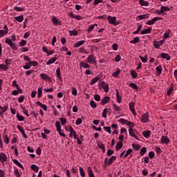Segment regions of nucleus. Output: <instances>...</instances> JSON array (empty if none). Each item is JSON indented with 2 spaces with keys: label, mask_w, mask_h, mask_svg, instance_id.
Returning a JSON list of instances; mask_svg holds the SVG:
<instances>
[{
  "label": "nucleus",
  "mask_w": 177,
  "mask_h": 177,
  "mask_svg": "<svg viewBox=\"0 0 177 177\" xmlns=\"http://www.w3.org/2000/svg\"><path fill=\"white\" fill-rule=\"evenodd\" d=\"M140 40V38H139V37H136L133 38V40L130 41V44H138V42H139V41Z\"/></svg>",
  "instance_id": "obj_35"
},
{
  "label": "nucleus",
  "mask_w": 177,
  "mask_h": 177,
  "mask_svg": "<svg viewBox=\"0 0 177 177\" xmlns=\"http://www.w3.org/2000/svg\"><path fill=\"white\" fill-rule=\"evenodd\" d=\"M112 106L115 111H121V108L117 106L115 104H113Z\"/></svg>",
  "instance_id": "obj_41"
},
{
  "label": "nucleus",
  "mask_w": 177,
  "mask_h": 177,
  "mask_svg": "<svg viewBox=\"0 0 177 177\" xmlns=\"http://www.w3.org/2000/svg\"><path fill=\"white\" fill-rule=\"evenodd\" d=\"M129 110L131 111L133 115H136V111H135V102H130L129 104Z\"/></svg>",
  "instance_id": "obj_7"
},
{
  "label": "nucleus",
  "mask_w": 177,
  "mask_h": 177,
  "mask_svg": "<svg viewBox=\"0 0 177 177\" xmlns=\"http://www.w3.org/2000/svg\"><path fill=\"white\" fill-rule=\"evenodd\" d=\"M107 113H109V109L107 108L104 109L102 117L106 118L107 117Z\"/></svg>",
  "instance_id": "obj_36"
},
{
  "label": "nucleus",
  "mask_w": 177,
  "mask_h": 177,
  "mask_svg": "<svg viewBox=\"0 0 177 177\" xmlns=\"http://www.w3.org/2000/svg\"><path fill=\"white\" fill-rule=\"evenodd\" d=\"M146 150H147L146 147H142L140 151V156H145V154L146 153Z\"/></svg>",
  "instance_id": "obj_58"
},
{
  "label": "nucleus",
  "mask_w": 177,
  "mask_h": 177,
  "mask_svg": "<svg viewBox=\"0 0 177 177\" xmlns=\"http://www.w3.org/2000/svg\"><path fill=\"white\" fill-rule=\"evenodd\" d=\"M6 44H8V45H9V46H10V48H11V49H12V50H17V49H18L17 46L13 43L12 39L6 37Z\"/></svg>",
  "instance_id": "obj_1"
},
{
  "label": "nucleus",
  "mask_w": 177,
  "mask_h": 177,
  "mask_svg": "<svg viewBox=\"0 0 177 177\" xmlns=\"http://www.w3.org/2000/svg\"><path fill=\"white\" fill-rule=\"evenodd\" d=\"M126 125L129 126V128H133V127H135V123L132 122H129L127 120V122L126 123Z\"/></svg>",
  "instance_id": "obj_55"
},
{
  "label": "nucleus",
  "mask_w": 177,
  "mask_h": 177,
  "mask_svg": "<svg viewBox=\"0 0 177 177\" xmlns=\"http://www.w3.org/2000/svg\"><path fill=\"white\" fill-rule=\"evenodd\" d=\"M139 57H140V60L142 62V63L147 62V56H145V57L140 56Z\"/></svg>",
  "instance_id": "obj_60"
},
{
  "label": "nucleus",
  "mask_w": 177,
  "mask_h": 177,
  "mask_svg": "<svg viewBox=\"0 0 177 177\" xmlns=\"http://www.w3.org/2000/svg\"><path fill=\"white\" fill-rule=\"evenodd\" d=\"M51 21L54 24V26H62V21L57 20V18L56 17H53L51 19Z\"/></svg>",
  "instance_id": "obj_9"
},
{
  "label": "nucleus",
  "mask_w": 177,
  "mask_h": 177,
  "mask_svg": "<svg viewBox=\"0 0 177 177\" xmlns=\"http://www.w3.org/2000/svg\"><path fill=\"white\" fill-rule=\"evenodd\" d=\"M149 117H150V114L149 112H146L141 116L140 121L144 123L149 122Z\"/></svg>",
  "instance_id": "obj_5"
},
{
  "label": "nucleus",
  "mask_w": 177,
  "mask_h": 177,
  "mask_svg": "<svg viewBox=\"0 0 177 177\" xmlns=\"http://www.w3.org/2000/svg\"><path fill=\"white\" fill-rule=\"evenodd\" d=\"M68 129H69V132H70L69 137L73 138V135H75V133H77V132H75V130H74V129L71 126H69Z\"/></svg>",
  "instance_id": "obj_19"
},
{
  "label": "nucleus",
  "mask_w": 177,
  "mask_h": 177,
  "mask_svg": "<svg viewBox=\"0 0 177 177\" xmlns=\"http://www.w3.org/2000/svg\"><path fill=\"white\" fill-rule=\"evenodd\" d=\"M116 100L118 103H121L122 98L121 97V95H120V93H118V90H116Z\"/></svg>",
  "instance_id": "obj_28"
},
{
  "label": "nucleus",
  "mask_w": 177,
  "mask_h": 177,
  "mask_svg": "<svg viewBox=\"0 0 177 177\" xmlns=\"http://www.w3.org/2000/svg\"><path fill=\"white\" fill-rule=\"evenodd\" d=\"M122 146H124V145L122 144V142L121 141L118 142L115 147L116 151L121 150V149H122Z\"/></svg>",
  "instance_id": "obj_21"
},
{
  "label": "nucleus",
  "mask_w": 177,
  "mask_h": 177,
  "mask_svg": "<svg viewBox=\"0 0 177 177\" xmlns=\"http://www.w3.org/2000/svg\"><path fill=\"white\" fill-rule=\"evenodd\" d=\"M40 77L42 80H44V81H51L50 77L48 76L46 73H41Z\"/></svg>",
  "instance_id": "obj_14"
},
{
  "label": "nucleus",
  "mask_w": 177,
  "mask_h": 177,
  "mask_svg": "<svg viewBox=\"0 0 177 177\" xmlns=\"http://www.w3.org/2000/svg\"><path fill=\"white\" fill-rule=\"evenodd\" d=\"M8 160V156L5 154V153L1 152L0 153V161L3 164V162H6Z\"/></svg>",
  "instance_id": "obj_10"
},
{
  "label": "nucleus",
  "mask_w": 177,
  "mask_h": 177,
  "mask_svg": "<svg viewBox=\"0 0 177 177\" xmlns=\"http://www.w3.org/2000/svg\"><path fill=\"white\" fill-rule=\"evenodd\" d=\"M12 86H15L17 88V91H21L20 86H19V84H17V82L16 80H14L12 82Z\"/></svg>",
  "instance_id": "obj_39"
},
{
  "label": "nucleus",
  "mask_w": 177,
  "mask_h": 177,
  "mask_svg": "<svg viewBox=\"0 0 177 177\" xmlns=\"http://www.w3.org/2000/svg\"><path fill=\"white\" fill-rule=\"evenodd\" d=\"M12 162H14V164H15V165H17V167H19V168H21V169L24 168L23 167V165H21V163H20V162H19L17 159H12Z\"/></svg>",
  "instance_id": "obj_25"
},
{
  "label": "nucleus",
  "mask_w": 177,
  "mask_h": 177,
  "mask_svg": "<svg viewBox=\"0 0 177 177\" xmlns=\"http://www.w3.org/2000/svg\"><path fill=\"white\" fill-rule=\"evenodd\" d=\"M97 147H99V149H101V150H102L104 153V151H106V148L104 147V144H103L102 142H97Z\"/></svg>",
  "instance_id": "obj_29"
},
{
  "label": "nucleus",
  "mask_w": 177,
  "mask_h": 177,
  "mask_svg": "<svg viewBox=\"0 0 177 177\" xmlns=\"http://www.w3.org/2000/svg\"><path fill=\"white\" fill-rule=\"evenodd\" d=\"M80 67L83 68H89L90 66L87 62L82 61L80 64Z\"/></svg>",
  "instance_id": "obj_20"
},
{
  "label": "nucleus",
  "mask_w": 177,
  "mask_h": 177,
  "mask_svg": "<svg viewBox=\"0 0 177 177\" xmlns=\"http://www.w3.org/2000/svg\"><path fill=\"white\" fill-rule=\"evenodd\" d=\"M56 75L59 78V80H60V81H63V79L62 78L60 68H59V67L56 70Z\"/></svg>",
  "instance_id": "obj_23"
},
{
  "label": "nucleus",
  "mask_w": 177,
  "mask_h": 177,
  "mask_svg": "<svg viewBox=\"0 0 177 177\" xmlns=\"http://www.w3.org/2000/svg\"><path fill=\"white\" fill-rule=\"evenodd\" d=\"M14 174L16 175L17 177H21V175L20 174V173L19 172V169H15L14 170Z\"/></svg>",
  "instance_id": "obj_63"
},
{
  "label": "nucleus",
  "mask_w": 177,
  "mask_h": 177,
  "mask_svg": "<svg viewBox=\"0 0 177 177\" xmlns=\"http://www.w3.org/2000/svg\"><path fill=\"white\" fill-rule=\"evenodd\" d=\"M90 106L93 109H96V107H97V105H96V102H95V101L93 100L90 101Z\"/></svg>",
  "instance_id": "obj_45"
},
{
  "label": "nucleus",
  "mask_w": 177,
  "mask_h": 177,
  "mask_svg": "<svg viewBox=\"0 0 177 177\" xmlns=\"http://www.w3.org/2000/svg\"><path fill=\"white\" fill-rule=\"evenodd\" d=\"M101 86L104 91L105 92V93H107L109 92L110 88L109 87V84H107L106 82H102L101 83Z\"/></svg>",
  "instance_id": "obj_8"
},
{
  "label": "nucleus",
  "mask_w": 177,
  "mask_h": 177,
  "mask_svg": "<svg viewBox=\"0 0 177 177\" xmlns=\"http://www.w3.org/2000/svg\"><path fill=\"white\" fill-rule=\"evenodd\" d=\"M69 34L70 35H73L74 37H75L76 35H78V32L75 30H69Z\"/></svg>",
  "instance_id": "obj_50"
},
{
  "label": "nucleus",
  "mask_w": 177,
  "mask_h": 177,
  "mask_svg": "<svg viewBox=\"0 0 177 177\" xmlns=\"http://www.w3.org/2000/svg\"><path fill=\"white\" fill-rule=\"evenodd\" d=\"M8 66L5 64H0V70H4V71H8Z\"/></svg>",
  "instance_id": "obj_52"
},
{
  "label": "nucleus",
  "mask_w": 177,
  "mask_h": 177,
  "mask_svg": "<svg viewBox=\"0 0 177 177\" xmlns=\"http://www.w3.org/2000/svg\"><path fill=\"white\" fill-rule=\"evenodd\" d=\"M57 60V57H53L51 59H50L47 62H46V65L49 66L50 64H53V63H55V62H56Z\"/></svg>",
  "instance_id": "obj_26"
},
{
  "label": "nucleus",
  "mask_w": 177,
  "mask_h": 177,
  "mask_svg": "<svg viewBox=\"0 0 177 177\" xmlns=\"http://www.w3.org/2000/svg\"><path fill=\"white\" fill-rule=\"evenodd\" d=\"M151 133V131L150 130H147L142 132V136H144V138L149 139V138H150Z\"/></svg>",
  "instance_id": "obj_18"
},
{
  "label": "nucleus",
  "mask_w": 177,
  "mask_h": 177,
  "mask_svg": "<svg viewBox=\"0 0 177 177\" xmlns=\"http://www.w3.org/2000/svg\"><path fill=\"white\" fill-rule=\"evenodd\" d=\"M156 70L158 74H162V67L161 66H158L156 68Z\"/></svg>",
  "instance_id": "obj_47"
},
{
  "label": "nucleus",
  "mask_w": 177,
  "mask_h": 177,
  "mask_svg": "<svg viewBox=\"0 0 177 177\" xmlns=\"http://www.w3.org/2000/svg\"><path fill=\"white\" fill-rule=\"evenodd\" d=\"M6 34H8L7 31H5L3 30H0V38L5 37V35H6Z\"/></svg>",
  "instance_id": "obj_51"
},
{
  "label": "nucleus",
  "mask_w": 177,
  "mask_h": 177,
  "mask_svg": "<svg viewBox=\"0 0 177 177\" xmlns=\"http://www.w3.org/2000/svg\"><path fill=\"white\" fill-rule=\"evenodd\" d=\"M55 127L57 128V132H60L62 131V126L60 124V122L57 121L55 123Z\"/></svg>",
  "instance_id": "obj_33"
},
{
  "label": "nucleus",
  "mask_w": 177,
  "mask_h": 177,
  "mask_svg": "<svg viewBox=\"0 0 177 177\" xmlns=\"http://www.w3.org/2000/svg\"><path fill=\"white\" fill-rule=\"evenodd\" d=\"M87 62H88L89 64H97L96 57H95L93 54L88 55Z\"/></svg>",
  "instance_id": "obj_2"
},
{
  "label": "nucleus",
  "mask_w": 177,
  "mask_h": 177,
  "mask_svg": "<svg viewBox=\"0 0 177 177\" xmlns=\"http://www.w3.org/2000/svg\"><path fill=\"white\" fill-rule=\"evenodd\" d=\"M60 121H61L62 125H66V124L67 123V120L64 118H61Z\"/></svg>",
  "instance_id": "obj_61"
},
{
  "label": "nucleus",
  "mask_w": 177,
  "mask_h": 177,
  "mask_svg": "<svg viewBox=\"0 0 177 177\" xmlns=\"http://www.w3.org/2000/svg\"><path fill=\"white\" fill-rule=\"evenodd\" d=\"M19 46L22 47V46H26V45H27V41L24 39L21 40V41L19 42Z\"/></svg>",
  "instance_id": "obj_54"
},
{
  "label": "nucleus",
  "mask_w": 177,
  "mask_h": 177,
  "mask_svg": "<svg viewBox=\"0 0 177 177\" xmlns=\"http://www.w3.org/2000/svg\"><path fill=\"white\" fill-rule=\"evenodd\" d=\"M107 20L109 24H113V26H118V23H116L117 17L108 16Z\"/></svg>",
  "instance_id": "obj_4"
},
{
  "label": "nucleus",
  "mask_w": 177,
  "mask_h": 177,
  "mask_svg": "<svg viewBox=\"0 0 177 177\" xmlns=\"http://www.w3.org/2000/svg\"><path fill=\"white\" fill-rule=\"evenodd\" d=\"M31 168L35 172H38L39 169L38 166H37L36 165H32Z\"/></svg>",
  "instance_id": "obj_53"
},
{
  "label": "nucleus",
  "mask_w": 177,
  "mask_h": 177,
  "mask_svg": "<svg viewBox=\"0 0 177 177\" xmlns=\"http://www.w3.org/2000/svg\"><path fill=\"white\" fill-rule=\"evenodd\" d=\"M99 80H100V78L98 76L93 78L90 82L91 85H94V84H96Z\"/></svg>",
  "instance_id": "obj_34"
},
{
  "label": "nucleus",
  "mask_w": 177,
  "mask_h": 177,
  "mask_svg": "<svg viewBox=\"0 0 177 177\" xmlns=\"http://www.w3.org/2000/svg\"><path fill=\"white\" fill-rule=\"evenodd\" d=\"M3 142H4V143H6V145H9L10 140L9 139V137H8V135L3 134Z\"/></svg>",
  "instance_id": "obj_22"
},
{
  "label": "nucleus",
  "mask_w": 177,
  "mask_h": 177,
  "mask_svg": "<svg viewBox=\"0 0 177 177\" xmlns=\"http://www.w3.org/2000/svg\"><path fill=\"white\" fill-rule=\"evenodd\" d=\"M23 68H24V70H30V68H31V64L29 63H26V65L23 66Z\"/></svg>",
  "instance_id": "obj_46"
},
{
  "label": "nucleus",
  "mask_w": 177,
  "mask_h": 177,
  "mask_svg": "<svg viewBox=\"0 0 177 177\" xmlns=\"http://www.w3.org/2000/svg\"><path fill=\"white\" fill-rule=\"evenodd\" d=\"M129 133L130 136H132V138H134L137 140H139V138H138V136H136V135H135V133H133V129H132V128L129 129Z\"/></svg>",
  "instance_id": "obj_17"
},
{
  "label": "nucleus",
  "mask_w": 177,
  "mask_h": 177,
  "mask_svg": "<svg viewBox=\"0 0 177 177\" xmlns=\"http://www.w3.org/2000/svg\"><path fill=\"white\" fill-rule=\"evenodd\" d=\"M149 17H150V15L149 14H144L142 15H139L138 16V19L140 20H143V19H149Z\"/></svg>",
  "instance_id": "obj_30"
},
{
  "label": "nucleus",
  "mask_w": 177,
  "mask_h": 177,
  "mask_svg": "<svg viewBox=\"0 0 177 177\" xmlns=\"http://www.w3.org/2000/svg\"><path fill=\"white\" fill-rule=\"evenodd\" d=\"M139 3L141 6H149V2L145 0H140Z\"/></svg>",
  "instance_id": "obj_37"
},
{
  "label": "nucleus",
  "mask_w": 177,
  "mask_h": 177,
  "mask_svg": "<svg viewBox=\"0 0 177 177\" xmlns=\"http://www.w3.org/2000/svg\"><path fill=\"white\" fill-rule=\"evenodd\" d=\"M87 172L89 177H95V174L93 173V170H92V167H88L87 168Z\"/></svg>",
  "instance_id": "obj_16"
},
{
  "label": "nucleus",
  "mask_w": 177,
  "mask_h": 177,
  "mask_svg": "<svg viewBox=\"0 0 177 177\" xmlns=\"http://www.w3.org/2000/svg\"><path fill=\"white\" fill-rule=\"evenodd\" d=\"M84 44H85V40H81L75 43L73 46L74 48H80V46H82Z\"/></svg>",
  "instance_id": "obj_15"
},
{
  "label": "nucleus",
  "mask_w": 177,
  "mask_h": 177,
  "mask_svg": "<svg viewBox=\"0 0 177 177\" xmlns=\"http://www.w3.org/2000/svg\"><path fill=\"white\" fill-rule=\"evenodd\" d=\"M104 131H106L108 133H111V127H104Z\"/></svg>",
  "instance_id": "obj_64"
},
{
  "label": "nucleus",
  "mask_w": 177,
  "mask_h": 177,
  "mask_svg": "<svg viewBox=\"0 0 177 177\" xmlns=\"http://www.w3.org/2000/svg\"><path fill=\"white\" fill-rule=\"evenodd\" d=\"M30 66H33V67H37V66H38V62L37 61H30Z\"/></svg>",
  "instance_id": "obj_59"
},
{
  "label": "nucleus",
  "mask_w": 177,
  "mask_h": 177,
  "mask_svg": "<svg viewBox=\"0 0 177 177\" xmlns=\"http://www.w3.org/2000/svg\"><path fill=\"white\" fill-rule=\"evenodd\" d=\"M14 19H15V20H17V21H18L19 23H21L23 20H24V16L20 15L18 17H15Z\"/></svg>",
  "instance_id": "obj_31"
},
{
  "label": "nucleus",
  "mask_w": 177,
  "mask_h": 177,
  "mask_svg": "<svg viewBox=\"0 0 177 177\" xmlns=\"http://www.w3.org/2000/svg\"><path fill=\"white\" fill-rule=\"evenodd\" d=\"M109 102H110V97L106 96L101 100V104L104 106V104H107Z\"/></svg>",
  "instance_id": "obj_11"
},
{
  "label": "nucleus",
  "mask_w": 177,
  "mask_h": 177,
  "mask_svg": "<svg viewBox=\"0 0 177 177\" xmlns=\"http://www.w3.org/2000/svg\"><path fill=\"white\" fill-rule=\"evenodd\" d=\"M169 142H171V140H169L168 136H162L160 138V143L162 145H169Z\"/></svg>",
  "instance_id": "obj_6"
},
{
  "label": "nucleus",
  "mask_w": 177,
  "mask_h": 177,
  "mask_svg": "<svg viewBox=\"0 0 177 177\" xmlns=\"http://www.w3.org/2000/svg\"><path fill=\"white\" fill-rule=\"evenodd\" d=\"M160 10H161V12L162 13H164V12H169V10H171V8L168 7V6H162L160 7Z\"/></svg>",
  "instance_id": "obj_27"
},
{
  "label": "nucleus",
  "mask_w": 177,
  "mask_h": 177,
  "mask_svg": "<svg viewBox=\"0 0 177 177\" xmlns=\"http://www.w3.org/2000/svg\"><path fill=\"white\" fill-rule=\"evenodd\" d=\"M132 147L133 149H134V150H139V149H140V145H137V144H132Z\"/></svg>",
  "instance_id": "obj_57"
},
{
  "label": "nucleus",
  "mask_w": 177,
  "mask_h": 177,
  "mask_svg": "<svg viewBox=\"0 0 177 177\" xmlns=\"http://www.w3.org/2000/svg\"><path fill=\"white\" fill-rule=\"evenodd\" d=\"M72 89V95L73 96H77V95H78V91L77 90V88L75 87H71Z\"/></svg>",
  "instance_id": "obj_40"
},
{
  "label": "nucleus",
  "mask_w": 177,
  "mask_h": 177,
  "mask_svg": "<svg viewBox=\"0 0 177 177\" xmlns=\"http://www.w3.org/2000/svg\"><path fill=\"white\" fill-rule=\"evenodd\" d=\"M129 86H130V88H132V89H134V91H138V89H139V87H138V85H136V84L135 83H130L129 84Z\"/></svg>",
  "instance_id": "obj_32"
},
{
  "label": "nucleus",
  "mask_w": 177,
  "mask_h": 177,
  "mask_svg": "<svg viewBox=\"0 0 177 177\" xmlns=\"http://www.w3.org/2000/svg\"><path fill=\"white\" fill-rule=\"evenodd\" d=\"M37 96L38 97H42V87H39L37 90Z\"/></svg>",
  "instance_id": "obj_49"
},
{
  "label": "nucleus",
  "mask_w": 177,
  "mask_h": 177,
  "mask_svg": "<svg viewBox=\"0 0 177 177\" xmlns=\"http://www.w3.org/2000/svg\"><path fill=\"white\" fill-rule=\"evenodd\" d=\"M97 27V24H95L93 25H91L88 26V29H87V32H91V31H92V30H93V28H95V27Z\"/></svg>",
  "instance_id": "obj_38"
},
{
  "label": "nucleus",
  "mask_w": 177,
  "mask_h": 177,
  "mask_svg": "<svg viewBox=\"0 0 177 177\" xmlns=\"http://www.w3.org/2000/svg\"><path fill=\"white\" fill-rule=\"evenodd\" d=\"M132 151H133V149H129L127 151H125V154H124V158H125L128 157V155L131 154V153H132Z\"/></svg>",
  "instance_id": "obj_44"
},
{
  "label": "nucleus",
  "mask_w": 177,
  "mask_h": 177,
  "mask_svg": "<svg viewBox=\"0 0 177 177\" xmlns=\"http://www.w3.org/2000/svg\"><path fill=\"white\" fill-rule=\"evenodd\" d=\"M160 57L162 59H166V60H171V56L168 53H162L160 54Z\"/></svg>",
  "instance_id": "obj_13"
},
{
  "label": "nucleus",
  "mask_w": 177,
  "mask_h": 177,
  "mask_svg": "<svg viewBox=\"0 0 177 177\" xmlns=\"http://www.w3.org/2000/svg\"><path fill=\"white\" fill-rule=\"evenodd\" d=\"M94 100L96 101V102H100V95L99 94H95L94 95Z\"/></svg>",
  "instance_id": "obj_62"
},
{
  "label": "nucleus",
  "mask_w": 177,
  "mask_h": 177,
  "mask_svg": "<svg viewBox=\"0 0 177 177\" xmlns=\"http://www.w3.org/2000/svg\"><path fill=\"white\" fill-rule=\"evenodd\" d=\"M115 160H117V157L112 156L108 160V165H111V164H113V162L115 161Z\"/></svg>",
  "instance_id": "obj_24"
},
{
  "label": "nucleus",
  "mask_w": 177,
  "mask_h": 177,
  "mask_svg": "<svg viewBox=\"0 0 177 177\" xmlns=\"http://www.w3.org/2000/svg\"><path fill=\"white\" fill-rule=\"evenodd\" d=\"M17 118L19 121H24V117L19 113H17Z\"/></svg>",
  "instance_id": "obj_56"
},
{
  "label": "nucleus",
  "mask_w": 177,
  "mask_h": 177,
  "mask_svg": "<svg viewBox=\"0 0 177 177\" xmlns=\"http://www.w3.org/2000/svg\"><path fill=\"white\" fill-rule=\"evenodd\" d=\"M151 27L142 30L141 31V35H145L146 34H151Z\"/></svg>",
  "instance_id": "obj_12"
},
{
  "label": "nucleus",
  "mask_w": 177,
  "mask_h": 177,
  "mask_svg": "<svg viewBox=\"0 0 177 177\" xmlns=\"http://www.w3.org/2000/svg\"><path fill=\"white\" fill-rule=\"evenodd\" d=\"M164 42H165V39H162L160 41H153V45L155 48V49H160V46H162L164 44Z\"/></svg>",
  "instance_id": "obj_3"
},
{
  "label": "nucleus",
  "mask_w": 177,
  "mask_h": 177,
  "mask_svg": "<svg viewBox=\"0 0 177 177\" xmlns=\"http://www.w3.org/2000/svg\"><path fill=\"white\" fill-rule=\"evenodd\" d=\"M130 74L131 75V77L135 80V78H137L138 77V73H136V71H131L130 72Z\"/></svg>",
  "instance_id": "obj_43"
},
{
  "label": "nucleus",
  "mask_w": 177,
  "mask_h": 177,
  "mask_svg": "<svg viewBox=\"0 0 177 177\" xmlns=\"http://www.w3.org/2000/svg\"><path fill=\"white\" fill-rule=\"evenodd\" d=\"M22 113L26 114V117H30V114H28V111L26 109V108L21 106Z\"/></svg>",
  "instance_id": "obj_48"
},
{
  "label": "nucleus",
  "mask_w": 177,
  "mask_h": 177,
  "mask_svg": "<svg viewBox=\"0 0 177 177\" xmlns=\"http://www.w3.org/2000/svg\"><path fill=\"white\" fill-rule=\"evenodd\" d=\"M79 171H80V176L85 177V171H84V169L82 167H80Z\"/></svg>",
  "instance_id": "obj_42"
}]
</instances>
